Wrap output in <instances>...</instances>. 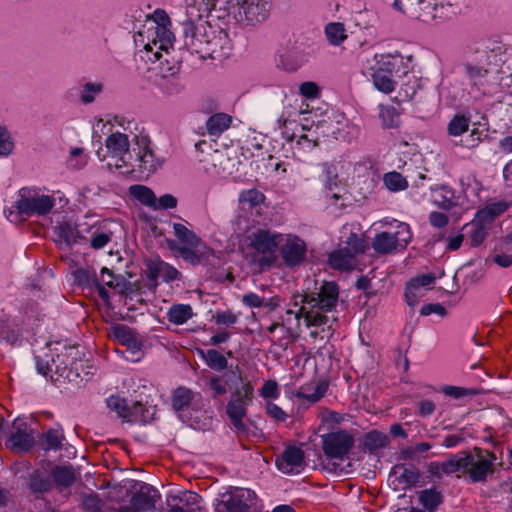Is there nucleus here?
Listing matches in <instances>:
<instances>
[{"label": "nucleus", "instance_id": "1", "mask_svg": "<svg viewBox=\"0 0 512 512\" xmlns=\"http://www.w3.org/2000/svg\"><path fill=\"white\" fill-rule=\"evenodd\" d=\"M338 296V286L334 282H323L317 291L305 292L300 296L301 306L295 312V318H303L308 328L330 330L334 319L328 313L336 307Z\"/></svg>", "mask_w": 512, "mask_h": 512}, {"label": "nucleus", "instance_id": "2", "mask_svg": "<svg viewBox=\"0 0 512 512\" xmlns=\"http://www.w3.org/2000/svg\"><path fill=\"white\" fill-rule=\"evenodd\" d=\"M170 25L168 14L162 9H157L136 34L134 41L146 51L148 60H159L162 56L161 51L168 52L173 47L174 35L169 28Z\"/></svg>", "mask_w": 512, "mask_h": 512}, {"label": "nucleus", "instance_id": "3", "mask_svg": "<svg viewBox=\"0 0 512 512\" xmlns=\"http://www.w3.org/2000/svg\"><path fill=\"white\" fill-rule=\"evenodd\" d=\"M204 11H215L218 18L233 15L247 25H254L267 19L270 0H197Z\"/></svg>", "mask_w": 512, "mask_h": 512}, {"label": "nucleus", "instance_id": "4", "mask_svg": "<svg viewBox=\"0 0 512 512\" xmlns=\"http://www.w3.org/2000/svg\"><path fill=\"white\" fill-rule=\"evenodd\" d=\"M211 11H204L197 0H186V18L182 22L184 44L194 53H199L208 41L214 28L205 20Z\"/></svg>", "mask_w": 512, "mask_h": 512}, {"label": "nucleus", "instance_id": "5", "mask_svg": "<svg viewBox=\"0 0 512 512\" xmlns=\"http://www.w3.org/2000/svg\"><path fill=\"white\" fill-rule=\"evenodd\" d=\"M457 477L466 475L471 483H484L495 471L496 456L485 449L474 448L455 454Z\"/></svg>", "mask_w": 512, "mask_h": 512}, {"label": "nucleus", "instance_id": "6", "mask_svg": "<svg viewBox=\"0 0 512 512\" xmlns=\"http://www.w3.org/2000/svg\"><path fill=\"white\" fill-rule=\"evenodd\" d=\"M455 0H393L394 9L423 23H436L449 17Z\"/></svg>", "mask_w": 512, "mask_h": 512}, {"label": "nucleus", "instance_id": "7", "mask_svg": "<svg viewBox=\"0 0 512 512\" xmlns=\"http://www.w3.org/2000/svg\"><path fill=\"white\" fill-rule=\"evenodd\" d=\"M231 373L238 379L240 386H236L231 392L230 399L226 405V414L237 432H246V425L243 418L247 415V407L254 399V386L242 377L238 366H235Z\"/></svg>", "mask_w": 512, "mask_h": 512}, {"label": "nucleus", "instance_id": "8", "mask_svg": "<svg viewBox=\"0 0 512 512\" xmlns=\"http://www.w3.org/2000/svg\"><path fill=\"white\" fill-rule=\"evenodd\" d=\"M55 202V198L41 188L23 187L17 193L14 208L22 216L44 217L52 211Z\"/></svg>", "mask_w": 512, "mask_h": 512}, {"label": "nucleus", "instance_id": "9", "mask_svg": "<svg viewBox=\"0 0 512 512\" xmlns=\"http://www.w3.org/2000/svg\"><path fill=\"white\" fill-rule=\"evenodd\" d=\"M106 154L101 155L98 151V157L102 161H106L109 169L115 168L121 170L126 168L123 173L131 171L129 161L131 160L130 154V141L128 135L119 131L111 133L105 140Z\"/></svg>", "mask_w": 512, "mask_h": 512}, {"label": "nucleus", "instance_id": "10", "mask_svg": "<svg viewBox=\"0 0 512 512\" xmlns=\"http://www.w3.org/2000/svg\"><path fill=\"white\" fill-rule=\"evenodd\" d=\"M366 242L357 234L351 233L345 242V246L330 253L328 258L329 265L336 270H353L356 265V256L364 253Z\"/></svg>", "mask_w": 512, "mask_h": 512}, {"label": "nucleus", "instance_id": "11", "mask_svg": "<svg viewBox=\"0 0 512 512\" xmlns=\"http://www.w3.org/2000/svg\"><path fill=\"white\" fill-rule=\"evenodd\" d=\"M411 240L409 225L399 223L395 233L381 232L372 240V247L378 254H390L398 248L404 249Z\"/></svg>", "mask_w": 512, "mask_h": 512}, {"label": "nucleus", "instance_id": "12", "mask_svg": "<svg viewBox=\"0 0 512 512\" xmlns=\"http://www.w3.org/2000/svg\"><path fill=\"white\" fill-rule=\"evenodd\" d=\"M353 434L345 430L330 432L322 436V449L324 454L337 460H343L354 447Z\"/></svg>", "mask_w": 512, "mask_h": 512}, {"label": "nucleus", "instance_id": "13", "mask_svg": "<svg viewBox=\"0 0 512 512\" xmlns=\"http://www.w3.org/2000/svg\"><path fill=\"white\" fill-rule=\"evenodd\" d=\"M78 347L69 346L65 347L64 350L56 355V358L51 357L53 365V374L50 375V379L53 382L65 381L73 382L79 376L78 373L73 371V365L78 360Z\"/></svg>", "mask_w": 512, "mask_h": 512}, {"label": "nucleus", "instance_id": "14", "mask_svg": "<svg viewBox=\"0 0 512 512\" xmlns=\"http://www.w3.org/2000/svg\"><path fill=\"white\" fill-rule=\"evenodd\" d=\"M255 494L249 489L233 488L221 494L216 512H247L253 504Z\"/></svg>", "mask_w": 512, "mask_h": 512}, {"label": "nucleus", "instance_id": "15", "mask_svg": "<svg viewBox=\"0 0 512 512\" xmlns=\"http://www.w3.org/2000/svg\"><path fill=\"white\" fill-rule=\"evenodd\" d=\"M231 51L232 44L228 34L221 29H214L198 54L203 59L221 62L230 56Z\"/></svg>", "mask_w": 512, "mask_h": 512}, {"label": "nucleus", "instance_id": "16", "mask_svg": "<svg viewBox=\"0 0 512 512\" xmlns=\"http://www.w3.org/2000/svg\"><path fill=\"white\" fill-rule=\"evenodd\" d=\"M282 243L281 256L286 266L295 267L304 262L307 252L304 240L296 235L287 234L283 235Z\"/></svg>", "mask_w": 512, "mask_h": 512}, {"label": "nucleus", "instance_id": "17", "mask_svg": "<svg viewBox=\"0 0 512 512\" xmlns=\"http://www.w3.org/2000/svg\"><path fill=\"white\" fill-rule=\"evenodd\" d=\"M33 445L34 436L27 422L21 419L13 421L8 446L14 451L23 452L28 451Z\"/></svg>", "mask_w": 512, "mask_h": 512}, {"label": "nucleus", "instance_id": "18", "mask_svg": "<svg viewBox=\"0 0 512 512\" xmlns=\"http://www.w3.org/2000/svg\"><path fill=\"white\" fill-rule=\"evenodd\" d=\"M277 468L285 474H298L305 467L304 451L296 446H287L276 458Z\"/></svg>", "mask_w": 512, "mask_h": 512}, {"label": "nucleus", "instance_id": "19", "mask_svg": "<svg viewBox=\"0 0 512 512\" xmlns=\"http://www.w3.org/2000/svg\"><path fill=\"white\" fill-rule=\"evenodd\" d=\"M203 162L207 172L222 178L232 175L235 171V160L230 158L225 150H215Z\"/></svg>", "mask_w": 512, "mask_h": 512}, {"label": "nucleus", "instance_id": "20", "mask_svg": "<svg viewBox=\"0 0 512 512\" xmlns=\"http://www.w3.org/2000/svg\"><path fill=\"white\" fill-rule=\"evenodd\" d=\"M283 242V235L259 229L251 235V246L261 254H274Z\"/></svg>", "mask_w": 512, "mask_h": 512}, {"label": "nucleus", "instance_id": "21", "mask_svg": "<svg viewBox=\"0 0 512 512\" xmlns=\"http://www.w3.org/2000/svg\"><path fill=\"white\" fill-rule=\"evenodd\" d=\"M151 488L147 485L142 486L130 500L129 505L121 506L117 512H147L155 507L154 496L150 494Z\"/></svg>", "mask_w": 512, "mask_h": 512}, {"label": "nucleus", "instance_id": "22", "mask_svg": "<svg viewBox=\"0 0 512 512\" xmlns=\"http://www.w3.org/2000/svg\"><path fill=\"white\" fill-rule=\"evenodd\" d=\"M148 278L156 281L161 278L165 282L177 280L180 276L179 271L173 266L165 263L159 258L152 259L147 263Z\"/></svg>", "mask_w": 512, "mask_h": 512}, {"label": "nucleus", "instance_id": "23", "mask_svg": "<svg viewBox=\"0 0 512 512\" xmlns=\"http://www.w3.org/2000/svg\"><path fill=\"white\" fill-rule=\"evenodd\" d=\"M138 144L140 146L137 153L139 170L143 173H154L161 167L162 162L156 158L153 151L149 147L148 141L145 138H142Z\"/></svg>", "mask_w": 512, "mask_h": 512}, {"label": "nucleus", "instance_id": "24", "mask_svg": "<svg viewBox=\"0 0 512 512\" xmlns=\"http://www.w3.org/2000/svg\"><path fill=\"white\" fill-rule=\"evenodd\" d=\"M508 208L509 204L505 201L492 202L480 209L474 218H476V223H484L491 227L493 221Z\"/></svg>", "mask_w": 512, "mask_h": 512}, {"label": "nucleus", "instance_id": "25", "mask_svg": "<svg viewBox=\"0 0 512 512\" xmlns=\"http://www.w3.org/2000/svg\"><path fill=\"white\" fill-rule=\"evenodd\" d=\"M112 336L128 349L132 351L140 350L141 344L130 327L118 324L112 328Z\"/></svg>", "mask_w": 512, "mask_h": 512}, {"label": "nucleus", "instance_id": "26", "mask_svg": "<svg viewBox=\"0 0 512 512\" xmlns=\"http://www.w3.org/2000/svg\"><path fill=\"white\" fill-rule=\"evenodd\" d=\"M371 70L372 81L377 90L389 94L395 89L396 81L394 80V74L381 68H371Z\"/></svg>", "mask_w": 512, "mask_h": 512}, {"label": "nucleus", "instance_id": "27", "mask_svg": "<svg viewBox=\"0 0 512 512\" xmlns=\"http://www.w3.org/2000/svg\"><path fill=\"white\" fill-rule=\"evenodd\" d=\"M193 316V309L189 304H174L167 312L168 321L175 325H182Z\"/></svg>", "mask_w": 512, "mask_h": 512}, {"label": "nucleus", "instance_id": "28", "mask_svg": "<svg viewBox=\"0 0 512 512\" xmlns=\"http://www.w3.org/2000/svg\"><path fill=\"white\" fill-rule=\"evenodd\" d=\"M232 123V117L226 113H216L210 116L206 122V128L210 135L217 136L227 130Z\"/></svg>", "mask_w": 512, "mask_h": 512}, {"label": "nucleus", "instance_id": "29", "mask_svg": "<svg viewBox=\"0 0 512 512\" xmlns=\"http://www.w3.org/2000/svg\"><path fill=\"white\" fill-rule=\"evenodd\" d=\"M431 200L441 209L449 210L455 205L454 192L448 186H441L432 190Z\"/></svg>", "mask_w": 512, "mask_h": 512}, {"label": "nucleus", "instance_id": "30", "mask_svg": "<svg viewBox=\"0 0 512 512\" xmlns=\"http://www.w3.org/2000/svg\"><path fill=\"white\" fill-rule=\"evenodd\" d=\"M198 354L204 360L205 364L217 371H223L228 367V361L226 357L215 349L198 350Z\"/></svg>", "mask_w": 512, "mask_h": 512}, {"label": "nucleus", "instance_id": "31", "mask_svg": "<svg viewBox=\"0 0 512 512\" xmlns=\"http://www.w3.org/2000/svg\"><path fill=\"white\" fill-rule=\"evenodd\" d=\"M403 57L400 54H376L374 56V66L371 68H381L384 71L394 74L397 67L402 63Z\"/></svg>", "mask_w": 512, "mask_h": 512}, {"label": "nucleus", "instance_id": "32", "mask_svg": "<svg viewBox=\"0 0 512 512\" xmlns=\"http://www.w3.org/2000/svg\"><path fill=\"white\" fill-rule=\"evenodd\" d=\"M195 394L192 390L185 387H179L173 392L172 396V407L177 412H183L187 410L193 399Z\"/></svg>", "mask_w": 512, "mask_h": 512}, {"label": "nucleus", "instance_id": "33", "mask_svg": "<svg viewBox=\"0 0 512 512\" xmlns=\"http://www.w3.org/2000/svg\"><path fill=\"white\" fill-rule=\"evenodd\" d=\"M174 235L184 246L199 247L201 239L190 229L181 223L173 224Z\"/></svg>", "mask_w": 512, "mask_h": 512}, {"label": "nucleus", "instance_id": "34", "mask_svg": "<svg viewBox=\"0 0 512 512\" xmlns=\"http://www.w3.org/2000/svg\"><path fill=\"white\" fill-rule=\"evenodd\" d=\"M325 35L333 46H339L347 39L346 29L343 23L332 22L326 25Z\"/></svg>", "mask_w": 512, "mask_h": 512}, {"label": "nucleus", "instance_id": "35", "mask_svg": "<svg viewBox=\"0 0 512 512\" xmlns=\"http://www.w3.org/2000/svg\"><path fill=\"white\" fill-rule=\"evenodd\" d=\"M456 457L455 454L451 455L449 459L443 461L442 463L431 462L428 466V472L437 478H441L443 474L450 475L457 473V468L455 465Z\"/></svg>", "mask_w": 512, "mask_h": 512}, {"label": "nucleus", "instance_id": "36", "mask_svg": "<svg viewBox=\"0 0 512 512\" xmlns=\"http://www.w3.org/2000/svg\"><path fill=\"white\" fill-rule=\"evenodd\" d=\"M51 476L55 484L62 488L71 486L75 481V474L69 467L56 466L52 469Z\"/></svg>", "mask_w": 512, "mask_h": 512}, {"label": "nucleus", "instance_id": "37", "mask_svg": "<svg viewBox=\"0 0 512 512\" xmlns=\"http://www.w3.org/2000/svg\"><path fill=\"white\" fill-rule=\"evenodd\" d=\"M466 227L469 229L468 233L472 246H479L487 237L490 229V226L484 223H476V218L467 224Z\"/></svg>", "mask_w": 512, "mask_h": 512}, {"label": "nucleus", "instance_id": "38", "mask_svg": "<svg viewBox=\"0 0 512 512\" xmlns=\"http://www.w3.org/2000/svg\"><path fill=\"white\" fill-rule=\"evenodd\" d=\"M129 193L132 197L137 199L141 204L152 208L154 205L155 194L147 186L144 185H132L129 188Z\"/></svg>", "mask_w": 512, "mask_h": 512}, {"label": "nucleus", "instance_id": "39", "mask_svg": "<svg viewBox=\"0 0 512 512\" xmlns=\"http://www.w3.org/2000/svg\"><path fill=\"white\" fill-rule=\"evenodd\" d=\"M466 75L474 86L483 85L488 74V69L484 65L467 62L464 65Z\"/></svg>", "mask_w": 512, "mask_h": 512}, {"label": "nucleus", "instance_id": "40", "mask_svg": "<svg viewBox=\"0 0 512 512\" xmlns=\"http://www.w3.org/2000/svg\"><path fill=\"white\" fill-rule=\"evenodd\" d=\"M419 501L429 511H434L442 502V494L436 489H425L420 492Z\"/></svg>", "mask_w": 512, "mask_h": 512}, {"label": "nucleus", "instance_id": "41", "mask_svg": "<svg viewBox=\"0 0 512 512\" xmlns=\"http://www.w3.org/2000/svg\"><path fill=\"white\" fill-rule=\"evenodd\" d=\"M59 238L68 245L78 242L80 236L75 226L69 222H62L56 227Z\"/></svg>", "mask_w": 512, "mask_h": 512}, {"label": "nucleus", "instance_id": "42", "mask_svg": "<svg viewBox=\"0 0 512 512\" xmlns=\"http://www.w3.org/2000/svg\"><path fill=\"white\" fill-rule=\"evenodd\" d=\"M103 91V84L100 82H88L83 85L79 98L82 103L90 104L95 101L97 96Z\"/></svg>", "mask_w": 512, "mask_h": 512}, {"label": "nucleus", "instance_id": "43", "mask_svg": "<svg viewBox=\"0 0 512 512\" xmlns=\"http://www.w3.org/2000/svg\"><path fill=\"white\" fill-rule=\"evenodd\" d=\"M379 117L385 128H395L399 125V114L393 106L380 105Z\"/></svg>", "mask_w": 512, "mask_h": 512}, {"label": "nucleus", "instance_id": "44", "mask_svg": "<svg viewBox=\"0 0 512 512\" xmlns=\"http://www.w3.org/2000/svg\"><path fill=\"white\" fill-rule=\"evenodd\" d=\"M383 182L387 189L393 192L405 190L408 187L407 180L396 171L386 173Z\"/></svg>", "mask_w": 512, "mask_h": 512}, {"label": "nucleus", "instance_id": "45", "mask_svg": "<svg viewBox=\"0 0 512 512\" xmlns=\"http://www.w3.org/2000/svg\"><path fill=\"white\" fill-rule=\"evenodd\" d=\"M206 384L211 391L212 398L214 399L227 393L228 380H226L224 376L213 375L207 380Z\"/></svg>", "mask_w": 512, "mask_h": 512}, {"label": "nucleus", "instance_id": "46", "mask_svg": "<svg viewBox=\"0 0 512 512\" xmlns=\"http://www.w3.org/2000/svg\"><path fill=\"white\" fill-rule=\"evenodd\" d=\"M128 415L126 422L129 423H147L151 415L148 409H145L141 403H135L133 407H128Z\"/></svg>", "mask_w": 512, "mask_h": 512}, {"label": "nucleus", "instance_id": "47", "mask_svg": "<svg viewBox=\"0 0 512 512\" xmlns=\"http://www.w3.org/2000/svg\"><path fill=\"white\" fill-rule=\"evenodd\" d=\"M470 119L463 115H456L449 122L447 130L450 136H460L469 128Z\"/></svg>", "mask_w": 512, "mask_h": 512}, {"label": "nucleus", "instance_id": "48", "mask_svg": "<svg viewBox=\"0 0 512 512\" xmlns=\"http://www.w3.org/2000/svg\"><path fill=\"white\" fill-rule=\"evenodd\" d=\"M107 406L111 411L116 412L117 416L126 421L128 415V406L126 400L119 396H110L106 400Z\"/></svg>", "mask_w": 512, "mask_h": 512}, {"label": "nucleus", "instance_id": "49", "mask_svg": "<svg viewBox=\"0 0 512 512\" xmlns=\"http://www.w3.org/2000/svg\"><path fill=\"white\" fill-rule=\"evenodd\" d=\"M420 474L416 468L403 467L398 476V481L403 485V488L411 487L417 484Z\"/></svg>", "mask_w": 512, "mask_h": 512}, {"label": "nucleus", "instance_id": "50", "mask_svg": "<svg viewBox=\"0 0 512 512\" xmlns=\"http://www.w3.org/2000/svg\"><path fill=\"white\" fill-rule=\"evenodd\" d=\"M328 389V384L324 381L319 382L315 385L314 390L312 393H306V392H299L297 394L298 398H303L307 400L310 403H316L321 398L324 397Z\"/></svg>", "mask_w": 512, "mask_h": 512}, {"label": "nucleus", "instance_id": "51", "mask_svg": "<svg viewBox=\"0 0 512 512\" xmlns=\"http://www.w3.org/2000/svg\"><path fill=\"white\" fill-rule=\"evenodd\" d=\"M75 278L79 285L85 287H94L95 284H99L98 277L95 272L90 271L89 269H78L75 271Z\"/></svg>", "mask_w": 512, "mask_h": 512}, {"label": "nucleus", "instance_id": "52", "mask_svg": "<svg viewBox=\"0 0 512 512\" xmlns=\"http://www.w3.org/2000/svg\"><path fill=\"white\" fill-rule=\"evenodd\" d=\"M424 294L425 291L419 288L411 280L407 283L405 289V300L409 306L414 307L418 303L419 299L424 296Z\"/></svg>", "mask_w": 512, "mask_h": 512}, {"label": "nucleus", "instance_id": "53", "mask_svg": "<svg viewBox=\"0 0 512 512\" xmlns=\"http://www.w3.org/2000/svg\"><path fill=\"white\" fill-rule=\"evenodd\" d=\"M441 391L449 397H452L454 399H460L464 398L466 396H472L476 393L475 390L460 387V386H452V385H446L441 388Z\"/></svg>", "mask_w": 512, "mask_h": 512}, {"label": "nucleus", "instance_id": "54", "mask_svg": "<svg viewBox=\"0 0 512 512\" xmlns=\"http://www.w3.org/2000/svg\"><path fill=\"white\" fill-rule=\"evenodd\" d=\"M264 199V194L257 189H249L240 194V200L250 206H258L263 203Z\"/></svg>", "mask_w": 512, "mask_h": 512}, {"label": "nucleus", "instance_id": "55", "mask_svg": "<svg viewBox=\"0 0 512 512\" xmlns=\"http://www.w3.org/2000/svg\"><path fill=\"white\" fill-rule=\"evenodd\" d=\"M14 148V143L6 127L0 125V156H8Z\"/></svg>", "mask_w": 512, "mask_h": 512}, {"label": "nucleus", "instance_id": "56", "mask_svg": "<svg viewBox=\"0 0 512 512\" xmlns=\"http://www.w3.org/2000/svg\"><path fill=\"white\" fill-rule=\"evenodd\" d=\"M99 282L103 286H107L109 288H116L120 285L122 278L120 276H114L111 270L106 267L101 269L100 277L98 278Z\"/></svg>", "mask_w": 512, "mask_h": 512}, {"label": "nucleus", "instance_id": "57", "mask_svg": "<svg viewBox=\"0 0 512 512\" xmlns=\"http://www.w3.org/2000/svg\"><path fill=\"white\" fill-rule=\"evenodd\" d=\"M462 185V191L464 195L469 198L472 196H477L480 190V185L473 177H465L460 180Z\"/></svg>", "mask_w": 512, "mask_h": 512}, {"label": "nucleus", "instance_id": "58", "mask_svg": "<svg viewBox=\"0 0 512 512\" xmlns=\"http://www.w3.org/2000/svg\"><path fill=\"white\" fill-rule=\"evenodd\" d=\"M177 206V199L171 194H164L159 199L155 197L152 209H173Z\"/></svg>", "mask_w": 512, "mask_h": 512}, {"label": "nucleus", "instance_id": "59", "mask_svg": "<svg viewBox=\"0 0 512 512\" xmlns=\"http://www.w3.org/2000/svg\"><path fill=\"white\" fill-rule=\"evenodd\" d=\"M241 302L249 308H260L265 305V298L254 292H249L241 296Z\"/></svg>", "mask_w": 512, "mask_h": 512}, {"label": "nucleus", "instance_id": "60", "mask_svg": "<svg viewBox=\"0 0 512 512\" xmlns=\"http://www.w3.org/2000/svg\"><path fill=\"white\" fill-rule=\"evenodd\" d=\"M82 506L89 512H99L102 508V501L98 495L89 494L83 497Z\"/></svg>", "mask_w": 512, "mask_h": 512}, {"label": "nucleus", "instance_id": "61", "mask_svg": "<svg viewBox=\"0 0 512 512\" xmlns=\"http://www.w3.org/2000/svg\"><path fill=\"white\" fill-rule=\"evenodd\" d=\"M431 448V445L427 442H421L413 447H408L402 451L404 459H415L418 454L424 453Z\"/></svg>", "mask_w": 512, "mask_h": 512}, {"label": "nucleus", "instance_id": "62", "mask_svg": "<svg viewBox=\"0 0 512 512\" xmlns=\"http://www.w3.org/2000/svg\"><path fill=\"white\" fill-rule=\"evenodd\" d=\"M323 171L325 174L326 186L329 190H332L338 185L339 179L335 167L329 164L323 165Z\"/></svg>", "mask_w": 512, "mask_h": 512}, {"label": "nucleus", "instance_id": "63", "mask_svg": "<svg viewBox=\"0 0 512 512\" xmlns=\"http://www.w3.org/2000/svg\"><path fill=\"white\" fill-rule=\"evenodd\" d=\"M36 369L39 374L43 375L44 377H49L53 374V365L51 362V357L46 355L45 358H36Z\"/></svg>", "mask_w": 512, "mask_h": 512}, {"label": "nucleus", "instance_id": "64", "mask_svg": "<svg viewBox=\"0 0 512 512\" xmlns=\"http://www.w3.org/2000/svg\"><path fill=\"white\" fill-rule=\"evenodd\" d=\"M260 395L267 399V398H272V399H276L279 397V388H278V384L276 381H273V380H268L266 381L263 386L261 387V390H260Z\"/></svg>", "mask_w": 512, "mask_h": 512}]
</instances>
